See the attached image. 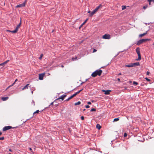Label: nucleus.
Listing matches in <instances>:
<instances>
[{
	"mask_svg": "<svg viewBox=\"0 0 154 154\" xmlns=\"http://www.w3.org/2000/svg\"><path fill=\"white\" fill-rule=\"evenodd\" d=\"M126 8V6H122V10H123Z\"/></svg>",
	"mask_w": 154,
	"mask_h": 154,
	"instance_id": "nucleus-27",
	"label": "nucleus"
},
{
	"mask_svg": "<svg viewBox=\"0 0 154 154\" xmlns=\"http://www.w3.org/2000/svg\"><path fill=\"white\" fill-rule=\"evenodd\" d=\"M77 94L76 93H76H75V94H74L73 95H72V98L75 96Z\"/></svg>",
	"mask_w": 154,
	"mask_h": 154,
	"instance_id": "nucleus-26",
	"label": "nucleus"
},
{
	"mask_svg": "<svg viewBox=\"0 0 154 154\" xmlns=\"http://www.w3.org/2000/svg\"><path fill=\"white\" fill-rule=\"evenodd\" d=\"M103 91L104 92V94L106 95H108L109 94L110 92L111 91L110 90H103Z\"/></svg>",
	"mask_w": 154,
	"mask_h": 154,
	"instance_id": "nucleus-8",
	"label": "nucleus"
},
{
	"mask_svg": "<svg viewBox=\"0 0 154 154\" xmlns=\"http://www.w3.org/2000/svg\"><path fill=\"white\" fill-rule=\"evenodd\" d=\"M8 31L9 32H10L12 33H16L17 32V31L15 30V29L14 30H13V31H10V30H8Z\"/></svg>",
	"mask_w": 154,
	"mask_h": 154,
	"instance_id": "nucleus-21",
	"label": "nucleus"
},
{
	"mask_svg": "<svg viewBox=\"0 0 154 154\" xmlns=\"http://www.w3.org/2000/svg\"><path fill=\"white\" fill-rule=\"evenodd\" d=\"M96 109H95L92 108L91 109V112L95 111H96Z\"/></svg>",
	"mask_w": 154,
	"mask_h": 154,
	"instance_id": "nucleus-31",
	"label": "nucleus"
},
{
	"mask_svg": "<svg viewBox=\"0 0 154 154\" xmlns=\"http://www.w3.org/2000/svg\"><path fill=\"white\" fill-rule=\"evenodd\" d=\"M2 133L1 132H0V136L1 135H2Z\"/></svg>",
	"mask_w": 154,
	"mask_h": 154,
	"instance_id": "nucleus-53",
	"label": "nucleus"
},
{
	"mask_svg": "<svg viewBox=\"0 0 154 154\" xmlns=\"http://www.w3.org/2000/svg\"><path fill=\"white\" fill-rule=\"evenodd\" d=\"M9 61V60H7L6 61L3 62V64H6Z\"/></svg>",
	"mask_w": 154,
	"mask_h": 154,
	"instance_id": "nucleus-29",
	"label": "nucleus"
},
{
	"mask_svg": "<svg viewBox=\"0 0 154 154\" xmlns=\"http://www.w3.org/2000/svg\"><path fill=\"white\" fill-rule=\"evenodd\" d=\"M133 67L136 66H138L140 65V63L139 62H137L134 63H132Z\"/></svg>",
	"mask_w": 154,
	"mask_h": 154,
	"instance_id": "nucleus-10",
	"label": "nucleus"
},
{
	"mask_svg": "<svg viewBox=\"0 0 154 154\" xmlns=\"http://www.w3.org/2000/svg\"><path fill=\"white\" fill-rule=\"evenodd\" d=\"M77 57H75V59H74V58H72V60H73L74 59L76 60L77 59Z\"/></svg>",
	"mask_w": 154,
	"mask_h": 154,
	"instance_id": "nucleus-44",
	"label": "nucleus"
},
{
	"mask_svg": "<svg viewBox=\"0 0 154 154\" xmlns=\"http://www.w3.org/2000/svg\"><path fill=\"white\" fill-rule=\"evenodd\" d=\"M17 128V127H12L11 126H5L4 128H3L2 130L3 131H4L11 129H14V128Z\"/></svg>",
	"mask_w": 154,
	"mask_h": 154,
	"instance_id": "nucleus-4",
	"label": "nucleus"
},
{
	"mask_svg": "<svg viewBox=\"0 0 154 154\" xmlns=\"http://www.w3.org/2000/svg\"><path fill=\"white\" fill-rule=\"evenodd\" d=\"M133 84L134 85H137L138 84V83L136 82H134Z\"/></svg>",
	"mask_w": 154,
	"mask_h": 154,
	"instance_id": "nucleus-30",
	"label": "nucleus"
},
{
	"mask_svg": "<svg viewBox=\"0 0 154 154\" xmlns=\"http://www.w3.org/2000/svg\"><path fill=\"white\" fill-rule=\"evenodd\" d=\"M29 85V84H27L26 86H25L22 89V90H24L25 89H28V86Z\"/></svg>",
	"mask_w": 154,
	"mask_h": 154,
	"instance_id": "nucleus-13",
	"label": "nucleus"
},
{
	"mask_svg": "<svg viewBox=\"0 0 154 154\" xmlns=\"http://www.w3.org/2000/svg\"><path fill=\"white\" fill-rule=\"evenodd\" d=\"M4 137H0V140H4Z\"/></svg>",
	"mask_w": 154,
	"mask_h": 154,
	"instance_id": "nucleus-38",
	"label": "nucleus"
},
{
	"mask_svg": "<svg viewBox=\"0 0 154 154\" xmlns=\"http://www.w3.org/2000/svg\"><path fill=\"white\" fill-rule=\"evenodd\" d=\"M127 135L126 133H125L124 134V136L125 137H126L127 136Z\"/></svg>",
	"mask_w": 154,
	"mask_h": 154,
	"instance_id": "nucleus-37",
	"label": "nucleus"
},
{
	"mask_svg": "<svg viewBox=\"0 0 154 154\" xmlns=\"http://www.w3.org/2000/svg\"><path fill=\"white\" fill-rule=\"evenodd\" d=\"M85 107L87 108H89L90 106L89 105H88L86 106Z\"/></svg>",
	"mask_w": 154,
	"mask_h": 154,
	"instance_id": "nucleus-41",
	"label": "nucleus"
},
{
	"mask_svg": "<svg viewBox=\"0 0 154 154\" xmlns=\"http://www.w3.org/2000/svg\"><path fill=\"white\" fill-rule=\"evenodd\" d=\"M136 51L138 56V59L136 60H140L141 59V57L140 53V48H137L136 49Z\"/></svg>",
	"mask_w": 154,
	"mask_h": 154,
	"instance_id": "nucleus-3",
	"label": "nucleus"
},
{
	"mask_svg": "<svg viewBox=\"0 0 154 154\" xmlns=\"http://www.w3.org/2000/svg\"><path fill=\"white\" fill-rule=\"evenodd\" d=\"M88 19H86L85 21L83 22V23L82 24L81 26V27L87 21V20H88Z\"/></svg>",
	"mask_w": 154,
	"mask_h": 154,
	"instance_id": "nucleus-22",
	"label": "nucleus"
},
{
	"mask_svg": "<svg viewBox=\"0 0 154 154\" xmlns=\"http://www.w3.org/2000/svg\"><path fill=\"white\" fill-rule=\"evenodd\" d=\"M145 79H146L147 81H148V82H149V81H150V79H148V78H145Z\"/></svg>",
	"mask_w": 154,
	"mask_h": 154,
	"instance_id": "nucleus-35",
	"label": "nucleus"
},
{
	"mask_svg": "<svg viewBox=\"0 0 154 154\" xmlns=\"http://www.w3.org/2000/svg\"><path fill=\"white\" fill-rule=\"evenodd\" d=\"M88 80V79H86V81H87Z\"/></svg>",
	"mask_w": 154,
	"mask_h": 154,
	"instance_id": "nucleus-56",
	"label": "nucleus"
},
{
	"mask_svg": "<svg viewBox=\"0 0 154 154\" xmlns=\"http://www.w3.org/2000/svg\"><path fill=\"white\" fill-rule=\"evenodd\" d=\"M81 119L82 120H84V117L83 116H82L81 117Z\"/></svg>",
	"mask_w": 154,
	"mask_h": 154,
	"instance_id": "nucleus-40",
	"label": "nucleus"
},
{
	"mask_svg": "<svg viewBox=\"0 0 154 154\" xmlns=\"http://www.w3.org/2000/svg\"><path fill=\"white\" fill-rule=\"evenodd\" d=\"M45 75V73H43L39 74V79L40 80H42L43 79V78Z\"/></svg>",
	"mask_w": 154,
	"mask_h": 154,
	"instance_id": "nucleus-6",
	"label": "nucleus"
},
{
	"mask_svg": "<svg viewBox=\"0 0 154 154\" xmlns=\"http://www.w3.org/2000/svg\"><path fill=\"white\" fill-rule=\"evenodd\" d=\"M101 6H102L101 5V4L100 5L96 7L94 10L96 12Z\"/></svg>",
	"mask_w": 154,
	"mask_h": 154,
	"instance_id": "nucleus-12",
	"label": "nucleus"
},
{
	"mask_svg": "<svg viewBox=\"0 0 154 154\" xmlns=\"http://www.w3.org/2000/svg\"><path fill=\"white\" fill-rule=\"evenodd\" d=\"M110 38V35L109 34H105L103 36V38L105 39H109Z\"/></svg>",
	"mask_w": 154,
	"mask_h": 154,
	"instance_id": "nucleus-5",
	"label": "nucleus"
},
{
	"mask_svg": "<svg viewBox=\"0 0 154 154\" xmlns=\"http://www.w3.org/2000/svg\"><path fill=\"white\" fill-rule=\"evenodd\" d=\"M152 1V0H148V1L149 2V5L150 4L151 2Z\"/></svg>",
	"mask_w": 154,
	"mask_h": 154,
	"instance_id": "nucleus-39",
	"label": "nucleus"
},
{
	"mask_svg": "<svg viewBox=\"0 0 154 154\" xmlns=\"http://www.w3.org/2000/svg\"><path fill=\"white\" fill-rule=\"evenodd\" d=\"M61 66L62 67H64V66L63 65H61Z\"/></svg>",
	"mask_w": 154,
	"mask_h": 154,
	"instance_id": "nucleus-54",
	"label": "nucleus"
},
{
	"mask_svg": "<svg viewBox=\"0 0 154 154\" xmlns=\"http://www.w3.org/2000/svg\"><path fill=\"white\" fill-rule=\"evenodd\" d=\"M42 56H43V54H41L40 55V56L39 58V59L40 60H41L42 57Z\"/></svg>",
	"mask_w": 154,
	"mask_h": 154,
	"instance_id": "nucleus-33",
	"label": "nucleus"
},
{
	"mask_svg": "<svg viewBox=\"0 0 154 154\" xmlns=\"http://www.w3.org/2000/svg\"><path fill=\"white\" fill-rule=\"evenodd\" d=\"M126 67H133L132 63H130L129 64L126 65L125 66Z\"/></svg>",
	"mask_w": 154,
	"mask_h": 154,
	"instance_id": "nucleus-14",
	"label": "nucleus"
},
{
	"mask_svg": "<svg viewBox=\"0 0 154 154\" xmlns=\"http://www.w3.org/2000/svg\"><path fill=\"white\" fill-rule=\"evenodd\" d=\"M153 45H154V43H153Z\"/></svg>",
	"mask_w": 154,
	"mask_h": 154,
	"instance_id": "nucleus-58",
	"label": "nucleus"
},
{
	"mask_svg": "<svg viewBox=\"0 0 154 154\" xmlns=\"http://www.w3.org/2000/svg\"><path fill=\"white\" fill-rule=\"evenodd\" d=\"M83 83V82H82V83H81V85Z\"/></svg>",
	"mask_w": 154,
	"mask_h": 154,
	"instance_id": "nucleus-55",
	"label": "nucleus"
},
{
	"mask_svg": "<svg viewBox=\"0 0 154 154\" xmlns=\"http://www.w3.org/2000/svg\"><path fill=\"white\" fill-rule=\"evenodd\" d=\"M150 73V72H146V75H149V74Z\"/></svg>",
	"mask_w": 154,
	"mask_h": 154,
	"instance_id": "nucleus-43",
	"label": "nucleus"
},
{
	"mask_svg": "<svg viewBox=\"0 0 154 154\" xmlns=\"http://www.w3.org/2000/svg\"><path fill=\"white\" fill-rule=\"evenodd\" d=\"M53 102H52V103H51V105H53Z\"/></svg>",
	"mask_w": 154,
	"mask_h": 154,
	"instance_id": "nucleus-52",
	"label": "nucleus"
},
{
	"mask_svg": "<svg viewBox=\"0 0 154 154\" xmlns=\"http://www.w3.org/2000/svg\"><path fill=\"white\" fill-rule=\"evenodd\" d=\"M14 85V83H13L11 85L9 86L6 89L5 91H6L7 89H8L9 88H10L12 86H13V85Z\"/></svg>",
	"mask_w": 154,
	"mask_h": 154,
	"instance_id": "nucleus-19",
	"label": "nucleus"
},
{
	"mask_svg": "<svg viewBox=\"0 0 154 154\" xmlns=\"http://www.w3.org/2000/svg\"><path fill=\"white\" fill-rule=\"evenodd\" d=\"M150 40V39H148V38L145 39H141V40H139V41H138L137 43V45H139L142 44L143 42H145L146 41H149Z\"/></svg>",
	"mask_w": 154,
	"mask_h": 154,
	"instance_id": "nucleus-2",
	"label": "nucleus"
},
{
	"mask_svg": "<svg viewBox=\"0 0 154 154\" xmlns=\"http://www.w3.org/2000/svg\"><path fill=\"white\" fill-rule=\"evenodd\" d=\"M147 33V31H146V32L144 33H143L142 34H140V35H139V37H142L143 36H144L145 35H146Z\"/></svg>",
	"mask_w": 154,
	"mask_h": 154,
	"instance_id": "nucleus-11",
	"label": "nucleus"
},
{
	"mask_svg": "<svg viewBox=\"0 0 154 154\" xmlns=\"http://www.w3.org/2000/svg\"><path fill=\"white\" fill-rule=\"evenodd\" d=\"M8 98V97H2V99L4 101L7 100Z\"/></svg>",
	"mask_w": 154,
	"mask_h": 154,
	"instance_id": "nucleus-17",
	"label": "nucleus"
},
{
	"mask_svg": "<svg viewBox=\"0 0 154 154\" xmlns=\"http://www.w3.org/2000/svg\"><path fill=\"white\" fill-rule=\"evenodd\" d=\"M88 13H91V11H88Z\"/></svg>",
	"mask_w": 154,
	"mask_h": 154,
	"instance_id": "nucleus-51",
	"label": "nucleus"
},
{
	"mask_svg": "<svg viewBox=\"0 0 154 154\" xmlns=\"http://www.w3.org/2000/svg\"><path fill=\"white\" fill-rule=\"evenodd\" d=\"M122 75V74L121 73H120L118 74V75Z\"/></svg>",
	"mask_w": 154,
	"mask_h": 154,
	"instance_id": "nucleus-50",
	"label": "nucleus"
},
{
	"mask_svg": "<svg viewBox=\"0 0 154 154\" xmlns=\"http://www.w3.org/2000/svg\"><path fill=\"white\" fill-rule=\"evenodd\" d=\"M26 3L25 2H24L22 4H20L18 5L17 6V7L19 8V7H24L25 6Z\"/></svg>",
	"mask_w": 154,
	"mask_h": 154,
	"instance_id": "nucleus-9",
	"label": "nucleus"
},
{
	"mask_svg": "<svg viewBox=\"0 0 154 154\" xmlns=\"http://www.w3.org/2000/svg\"><path fill=\"white\" fill-rule=\"evenodd\" d=\"M21 19L20 18V23L17 25V26H18L19 27H20L21 26Z\"/></svg>",
	"mask_w": 154,
	"mask_h": 154,
	"instance_id": "nucleus-25",
	"label": "nucleus"
},
{
	"mask_svg": "<svg viewBox=\"0 0 154 154\" xmlns=\"http://www.w3.org/2000/svg\"><path fill=\"white\" fill-rule=\"evenodd\" d=\"M19 28V27L18 26H17L15 30H16L17 32Z\"/></svg>",
	"mask_w": 154,
	"mask_h": 154,
	"instance_id": "nucleus-34",
	"label": "nucleus"
},
{
	"mask_svg": "<svg viewBox=\"0 0 154 154\" xmlns=\"http://www.w3.org/2000/svg\"><path fill=\"white\" fill-rule=\"evenodd\" d=\"M81 104V102L79 101L78 102H77V103H75V105L76 106V105H79V104Z\"/></svg>",
	"mask_w": 154,
	"mask_h": 154,
	"instance_id": "nucleus-20",
	"label": "nucleus"
},
{
	"mask_svg": "<svg viewBox=\"0 0 154 154\" xmlns=\"http://www.w3.org/2000/svg\"><path fill=\"white\" fill-rule=\"evenodd\" d=\"M72 96H71L69 98H68V99H66L65 101H68L69 100H70L72 99Z\"/></svg>",
	"mask_w": 154,
	"mask_h": 154,
	"instance_id": "nucleus-23",
	"label": "nucleus"
},
{
	"mask_svg": "<svg viewBox=\"0 0 154 154\" xmlns=\"http://www.w3.org/2000/svg\"><path fill=\"white\" fill-rule=\"evenodd\" d=\"M87 103L88 104H91V103L90 102H88Z\"/></svg>",
	"mask_w": 154,
	"mask_h": 154,
	"instance_id": "nucleus-46",
	"label": "nucleus"
},
{
	"mask_svg": "<svg viewBox=\"0 0 154 154\" xmlns=\"http://www.w3.org/2000/svg\"><path fill=\"white\" fill-rule=\"evenodd\" d=\"M39 111L38 110H37L36 111L34 112L33 113V115L34 116L35 115V114H38L39 113Z\"/></svg>",
	"mask_w": 154,
	"mask_h": 154,
	"instance_id": "nucleus-18",
	"label": "nucleus"
},
{
	"mask_svg": "<svg viewBox=\"0 0 154 154\" xmlns=\"http://www.w3.org/2000/svg\"><path fill=\"white\" fill-rule=\"evenodd\" d=\"M119 120V118H115L113 120V122H116L118 121Z\"/></svg>",
	"mask_w": 154,
	"mask_h": 154,
	"instance_id": "nucleus-24",
	"label": "nucleus"
},
{
	"mask_svg": "<svg viewBox=\"0 0 154 154\" xmlns=\"http://www.w3.org/2000/svg\"><path fill=\"white\" fill-rule=\"evenodd\" d=\"M66 95H63L60 97L59 98L56 99V100L61 99H62V100H64V98L66 97Z\"/></svg>",
	"mask_w": 154,
	"mask_h": 154,
	"instance_id": "nucleus-7",
	"label": "nucleus"
},
{
	"mask_svg": "<svg viewBox=\"0 0 154 154\" xmlns=\"http://www.w3.org/2000/svg\"><path fill=\"white\" fill-rule=\"evenodd\" d=\"M102 72V71L101 69L96 70L91 75L93 77H95L97 75L100 76Z\"/></svg>",
	"mask_w": 154,
	"mask_h": 154,
	"instance_id": "nucleus-1",
	"label": "nucleus"
},
{
	"mask_svg": "<svg viewBox=\"0 0 154 154\" xmlns=\"http://www.w3.org/2000/svg\"><path fill=\"white\" fill-rule=\"evenodd\" d=\"M117 80L119 81H120V79L119 78H118Z\"/></svg>",
	"mask_w": 154,
	"mask_h": 154,
	"instance_id": "nucleus-49",
	"label": "nucleus"
},
{
	"mask_svg": "<svg viewBox=\"0 0 154 154\" xmlns=\"http://www.w3.org/2000/svg\"><path fill=\"white\" fill-rule=\"evenodd\" d=\"M4 65H5L4 64H3V63L1 64H0V66H3Z\"/></svg>",
	"mask_w": 154,
	"mask_h": 154,
	"instance_id": "nucleus-45",
	"label": "nucleus"
},
{
	"mask_svg": "<svg viewBox=\"0 0 154 154\" xmlns=\"http://www.w3.org/2000/svg\"><path fill=\"white\" fill-rule=\"evenodd\" d=\"M147 5H145L143 7V8L144 9H146V8H147Z\"/></svg>",
	"mask_w": 154,
	"mask_h": 154,
	"instance_id": "nucleus-36",
	"label": "nucleus"
},
{
	"mask_svg": "<svg viewBox=\"0 0 154 154\" xmlns=\"http://www.w3.org/2000/svg\"><path fill=\"white\" fill-rule=\"evenodd\" d=\"M29 149L31 151V152H32V154H34V152L32 150V149L31 148H29Z\"/></svg>",
	"mask_w": 154,
	"mask_h": 154,
	"instance_id": "nucleus-28",
	"label": "nucleus"
},
{
	"mask_svg": "<svg viewBox=\"0 0 154 154\" xmlns=\"http://www.w3.org/2000/svg\"><path fill=\"white\" fill-rule=\"evenodd\" d=\"M96 127L99 130H100L101 128V126L98 124H97Z\"/></svg>",
	"mask_w": 154,
	"mask_h": 154,
	"instance_id": "nucleus-15",
	"label": "nucleus"
},
{
	"mask_svg": "<svg viewBox=\"0 0 154 154\" xmlns=\"http://www.w3.org/2000/svg\"><path fill=\"white\" fill-rule=\"evenodd\" d=\"M85 109H84V111H85Z\"/></svg>",
	"mask_w": 154,
	"mask_h": 154,
	"instance_id": "nucleus-57",
	"label": "nucleus"
},
{
	"mask_svg": "<svg viewBox=\"0 0 154 154\" xmlns=\"http://www.w3.org/2000/svg\"><path fill=\"white\" fill-rule=\"evenodd\" d=\"M17 81V79H16L14 82L13 83H14V84H15V82Z\"/></svg>",
	"mask_w": 154,
	"mask_h": 154,
	"instance_id": "nucleus-47",
	"label": "nucleus"
},
{
	"mask_svg": "<svg viewBox=\"0 0 154 154\" xmlns=\"http://www.w3.org/2000/svg\"><path fill=\"white\" fill-rule=\"evenodd\" d=\"M8 154H11V153H9Z\"/></svg>",
	"mask_w": 154,
	"mask_h": 154,
	"instance_id": "nucleus-59",
	"label": "nucleus"
},
{
	"mask_svg": "<svg viewBox=\"0 0 154 154\" xmlns=\"http://www.w3.org/2000/svg\"><path fill=\"white\" fill-rule=\"evenodd\" d=\"M83 90V89H82L80 90V91H79L76 92V93L77 94H79V93L82 91Z\"/></svg>",
	"mask_w": 154,
	"mask_h": 154,
	"instance_id": "nucleus-32",
	"label": "nucleus"
},
{
	"mask_svg": "<svg viewBox=\"0 0 154 154\" xmlns=\"http://www.w3.org/2000/svg\"><path fill=\"white\" fill-rule=\"evenodd\" d=\"M97 51V50L95 49H94L93 53Z\"/></svg>",
	"mask_w": 154,
	"mask_h": 154,
	"instance_id": "nucleus-42",
	"label": "nucleus"
},
{
	"mask_svg": "<svg viewBox=\"0 0 154 154\" xmlns=\"http://www.w3.org/2000/svg\"><path fill=\"white\" fill-rule=\"evenodd\" d=\"M96 12V11L94 10H93L91 13V14H90V16L91 17Z\"/></svg>",
	"mask_w": 154,
	"mask_h": 154,
	"instance_id": "nucleus-16",
	"label": "nucleus"
},
{
	"mask_svg": "<svg viewBox=\"0 0 154 154\" xmlns=\"http://www.w3.org/2000/svg\"><path fill=\"white\" fill-rule=\"evenodd\" d=\"M9 151L10 152H12V151L11 150V149H9Z\"/></svg>",
	"mask_w": 154,
	"mask_h": 154,
	"instance_id": "nucleus-48",
	"label": "nucleus"
}]
</instances>
